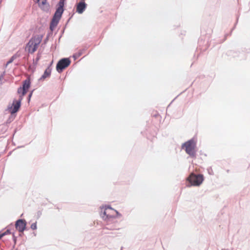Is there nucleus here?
Returning a JSON list of instances; mask_svg holds the SVG:
<instances>
[{
  "label": "nucleus",
  "mask_w": 250,
  "mask_h": 250,
  "mask_svg": "<svg viewBox=\"0 0 250 250\" xmlns=\"http://www.w3.org/2000/svg\"><path fill=\"white\" fill-rule=\"evenodd\" d=\"M5 72L3 71L2 72L0 75V80L2 81V80L3 79L4 76L5 75Z\"/></svg>",
  "instance_id": "473e14b6"
},
{
  "label": "nucleus",
  "mask_w": 250,
  "mask_h": 250,
  "mask_svg": "<svg viewBox=\"0 0 250 250\" xmlns=\"http://www.w3.org/2000/svg\"><path fill=\"white\" fill-rule=\"evenodd\" d=\"M208 48V46H207V47H206L205 49H203V51H206V50L207 49V48Z\"/></svg>",
  "instance_id": "a18cd8bd"
},
{
  "label": "nucleus",
  "mask_w": 250,
  "mask_h": 250,
  "mask_svg": "<svg viewBox=\"0 0 250 250\" xmlns=\"http://www.w3.org/2000/svg\"><path fill=\"white\" fill-rule=\"evenodd\" d=\"M13 144H14V145H15V144L13 142Z\"/></svg>",
  "instance_id": "bf43d9fd"
},
{
  "label": "nucleus",
  "mask_w": 250,
  "mask_h": 250,
  "mask_svg": "<svg viewBox=\"0 0 250 250\" xmlns=\"http://www.w3.org/2000/svg\"><path fill=\"white\" fill-rule=\"evenodd\" d=\"M49 39V38L46 36V37L45 38V39H44V40L43 41L44 42V44H46L47 43V42H48Z\"/></svg>",
  "instance_id": "f704fd0d"
},
{
  "label": "nucleus",
  "mask_w": 250,
  "mask_h": 250,
  "mask_svg": "<svg viewBox=\"0 0 250 250\" xmlns=\"http://www.w3.org/2000/svg\"><path fill=\"white\" fill-rule=\"evenodd\" d=\"M200 154H202V151H200Z\"/></svg>",
  "instance_id": "864d4df0"
},
{
  "label": "nucleus",
  "mask_w": 250,
  "mask_h": 250,
  "mask_svg": "<svg viewBox=\"0 0 250 250\" xmlns=\"http://www.w3.org/2000/svg\"><path fill=\"white\" fill-rule=\"evenodd\" d=\"M114 211L116 212V215H114L115 219L117 218H119L122 216V214L120 213L118 210L116 209H114Z\"/></svg>",
  "instance_id": "cd10ccee"
},
{
  "label": "nucleus",
  "mask_w": 250,
  "mask_h": 250,
  "mask_svg": "<svg viewBox=\"0 0 250 250\" xmlns=\"http://www.w3.org/2000/svg\"><path fill=\"white\" fill-rule=\"evenodd\" d=\"M201 33L203 34V35H204V32L202 30H201ZM203 35H202L198 39V43L199 46L202 45L203 42H204L205 41L207 38H208V40L209 37V35H208V37L203 38L202 36Z\"/></svg>",
  "instance_id": "a211bd4d"
},
{
  "label": "nucleus",
  "mask_w": 250,
  "mask_h": 250,
  "mask_svg": "<svg viewBox=\"0 0 250 250\" xmlns=\"http://www.w3.org/2000/svg\"><path fill=\"white\" fill-rule=\"evenodd\" d=\"M21 54L19 51H17L15 54L12 55L8 61L5 64V67H7L8 64L12 63L16 58L21 57Z\"/></svg>",
  "instance_id": "dca6fc26"
},
{
  "label": "nucleus",
  "mask_w": 250,
  "mask_h": 250,
  "mask_svg": "<svg viewBox=\"0 0 250 250\" xmlns=\"http://www.w3.org/2000/svg\"><path fill=\"white\" fill-rule=\"evenodd\" d=\"M20 110L12 107L11 105H8L6 109L5 110V112L8 111L9 113H10V115L9 116L5 124L6 125H8L10 124L12 121H13L16 117L17 113Z\"/></svg>",
  "instance_id": "6e6552de"
},
{
  "label": "nucleus",
  "mask_w": 250,
  "mask_h": 250,
  "mask_svg": "<svg viewBox=\"0 0 250 250\" xmlns=\"http://www.w3.org/2000/svg\"><path fill=\"white\" fill-rule=\"evenodd\" d=\"M23 235H24V232H19V237H22Z\"/></svg>",
  "instance_id": "4c0bfd02"
},
{
  "label": "nucleus",
  "mask_w": 250,
  "mask_h": 250,
  "mask_svg": "<svg viewBox=\"0 0 250 250\" xmlns=\"http://www.w3.org/2000/svg\"><path fill=\"white\" fill-rule=\"evenodd\" d=\"M35 89H32V90H31V91L29 92V94H28V96H27V102L28 103H30V101H31V97H32V95H33V93L34 91H35Z\"/></svg>",
  "instance_id": "4be33fe9"
},
{
  "label": "nucleus",
  "mask_w": 250,
  "mask_h": 250,
  "mask_svg": "<svg viewBox=\"0 0 250 250\" xmlns=\"http://www.w3.org/2000/svg\"><path fill=\"white\" fill-rule=\"evenodd\" d=\"M45 45H46V44H44V42H43L41 44V47L44 48Z\"/></svg>",
  "instance_id": "79ce46f5"
},
{
  "label": "nucleus",
  "mask_w": 250,
  "mask_h": 250,
  "mask_svg": "<svg viewBox=\"0 0 250 250\" xmlns=\"http://www.w3.org/2000/svg\"><path fill=\"white\" fill-rule=\"evenodd\" d=\"M66 5V0H60L55 6V11L53 14L62 18Z\"/></svg>",
  "instance_id": "0eeeda50"
},
{
  "label": "nucleus",
  "mask_w": 250,
  "mask_h": 250,
  "mask_svg": "<svg viewBox=\"0 0 250 250\" xmlns=\"http://www.w3.org/2000/svg\"><path fill=\"white\" fill-rule=\"evenodd\" d=\"M200 154H202V151H200Z\"/></svg>",
  "instance_id": "5fc2aeb1"
},
{
  "label": "nucleus",
  "mask_w": 250,
  "mask_h": 250,
  "mask_svg": "<svg viewBox=\"0 0 250 250\" xmlns=\"http://www.w3.org/2000/svg\"><path fill=\"white\" fill-rule=\"evenodd\" d=\"M5 137H4V136H1V137H0V139L1 138H5Z\"/></svg>",
  "instance_id": "09e8293b"
},
{
  "label": "nucleus",
  "mask_w": 250,
  "mask_h": 250,
  "mask_svg": "<svg viewBox=\"0 0 250 250\" xmlns=\"http://www.w3.org/2000/svg\"><path fill=\"white\" fill-rule=\"evenodd\" d=\"M23 59L25 60H27L28 59V57L27 56H24Z\"/></svg>",
  "instance_id": "37998d69"
},
{
  "label": "nucleus",
  "mask_w": 250,
  "mask_h": 250,
  "mask_svg": "<svg viewBox=\"0 0 250 250\" xmlns=\"http://www.w3.org/2000/svg\"><path fill=\"white\" fill-rule=\"evenodd\" d=\"M85 0H81L80 1H85Z\"/></svg>",
  "instance_id": "8fccbe9b"
},
{
  "label": "nucleus",
  "mask_w": 250,
  "mask_h": 250,
  "mask_svg": "<svg viewBox=\"0 0 250 250\" xmlns=\"http://www.w3.org/2000/svg\"><path fill=\"white\" fill-rule=\"evenodd\" d=\"M2 83L1 81L0 80V84Z\"/></svg>",
  "instance_id": "3c124183"
},
{
  "label": "nucleus",
  "mask_w": 250,
  "mask_h": 250,
  "mask_svg": "<svg viewBox=\"0 0 250 250\" xmlns=\"http://www.w3.org/2000/svg\"><path fill=\"white\" fill-rule=\"evenodd\" d=\"M38 4L39 8L43 12L48 13L49 12L50 6L48 1L42 0L41 2L36 3Z\"/></svg>",
  "instance_id": "f8f14e48"
},
{
  "label": "nucleus",
  "mask_w": 250,
  "mask_h": 250,
  "mask_svg": "<svg viewBox=\"0 0 250 250\" xmlns=\"http://www.w3.org/2000/svg\"><path fill=\"white\" fill-rule=\"evenodd\" d=\"M71 63V60L70 58L64 57L60 59L56 63V71L59 74H61L70 65Z\"/></svg>",
  "instance_id": "20e7f679"
},
{
  "label": "nucleus",
  "mask_w": 250,
  "mask_h": 250,
  "mask_svg": "<svg viewBox=\"0 0 250 250\" xmlns=\"http://www.w3.org/2000/svg\"><path fill=\"white\" fill-rule=\"evenodd\" d=\"M12 235L13 241L14 242V245H13V247L14 248L16 244V243H17L18 237L15 236V233L14 231L12 232Z\"/></svg>",
  "instance_id": "5701e85b"
},
{
  "label": "nucleus",
  "mask_w": 250,
  "mask_h": 250,
  "mask_svg": "<svg viewBox=\"0 0 250 250\" xmlns=\"http://www.w3.org/2000/svg\"><path fill=\"white\" fill-rule=\"evenodd\" d=\"M1 229L0 231V239L2 238L3 236H4V235H3V233H2V231L4 229Z\"/></svg>",
  "instance_id": "c9c22d12"
},
{
  "label": "nucleus",
  "mask_w": 250,
  "mask_h": 250,
  "mask_svg": "<svg viewBox=\"0 0 250 250\" xmlns=\"http://www.w3.org/2000/svg\"><path fill=\"white\" fill-rule=\"evenodd\" d=\"M30 228L32 230H36L37 229V222L36 221L35 222L32 223L30 226Z\"/></svg>",
  "instance_id": "bb28decb"
},
{
  "label": "nucleus",
  "mask_w": 250,
  "mask_h": 250,
  "mask_svg": "<svg viewBox=\"0 0 250 250\" xmlns=\"http://www.w3.org/2000/svg\"><path fill=\"white\" fill-rule=\"evenodd\" d=\"M197 138L194 136L190 139L183 143L181 148L184 149L191 158L196 157Z\"/></svg>",
  "instance_id": "f257e3e1"
},
{
  "label": "nucleus",
  "mask_w": 250,
  "mask_h": 250,
  "mask_svg": "<svg viewBox=\"0 0 250 250\" xmlns=\"http://www.w3.org/2000/svg\"><path fill=\"white\" fill-rule=\"evenodd\" d=\"M23 147V146H18L17 147V148H21V147Z\"/></svg>",
  "instance_id": "49530a36"
},
{
  "label": "nucleus",
  "mask_w": 250,
  "mask_h": 250,
  "mask_svg": "<svg viewBox=\"0 0 250 250\" xmlns=\"http://www.w3.org/2000/svg\"><path fill=\"white\" fill-rule=\"evenodd\" d=\"M62 18L53 14L49 23V31L47 32L46 37L50 38L53 35V31L57 27Z\"/></svg>",
  "instance_id": "39448f33"
},
{
  "label": "nucleus",
  "mask_w": 250,
  "mask_h": 250,
  "mask_svg": "<svg viewBox=\"0 0 250 250\" xmlns=\"http://www.w3.org/2000/svg\"><path fill=\"white\" fill-rule=\"evenodd\" d=\"M101 217L103 218V220H104L105 219V217L107 216L108 214H107L106 210H105V209H104V210H103V209H101Z\"/></svg>",
  "instance_id": "393cba45"
},
{
  "label": "nucleus",
  "mask_w": 250,
  "mask_h": 250,
  "mask_svg": "<svg viewBox=\"0 0 250 250\" xmlns=\"http://www.w3.org/2000/svg\"><path fill=\"white\" fill-rule=\"evenodd\" d=\"M34 234L35 236L36 235V234L35 232H34Z\"/></svg>",
  "instance_id": "6e6d98bb"
},
{
  "label": "nucleus",
  "mask_w": 250,
  "mask_h": 250,
  "mask_svg": "<svg viewBox=\"0 0 250 250\" xmlns=\"http://www.w3.org/2000/svg\"><path fill=\"white\" fill-rule=\"evenodd\" d=\"M88 47L87 46H84L83 47L79 50L77 52L74 53L72 55V58L75 61L77 59H78L81 56H82L83 53L87 49Z\"/></svg>",
  "instance_id": "4468645a"
},
{
  "label": "nucleus",
  "mask_w": 250,
  "mask_h": 250,
  "mask_svg": "<svg viewBox=\"0 0 250 250\" xmlns=\"http://www.w3.org/2000/svg\"><path fill=\"white\" fill-rule=\"evenodd\" d=\"M31 86V81L30 78H27L22 81V84L18 88V89L21 91H26L28 92L29 89Z\"/></svg>",
  "instance_id": "9d476101"
},
{
  "label": "nucleus",
  "mask_w": 250,
  "mask_h": 250,
  "mask_svg": "<svg viewBox=\"0 0 250 250\" xmlns=\"http://www.w3.org/2000/svg\"><path fill=\"white\" fill-rule=\"evenodd\" d=\"M180 94H178V95L175 97V98H176L178 96H180Z\"/></svg>",
  "instance_id": "13d9d810"
},
{
  "label": "nucleus",
  "mask_w": 250,
  "mask_h": 250,
  "mask_svg": "<svg viewBox=\"0 0 250 250\" xmlns=\"http://www.w3.org/2000/svg\"><path fill=\"white\" fill-rule=\"evenodd\" d=\"M6 230L5 231H4V232L2 231V233L3 234V235L5 236L8 234H12V232H11V228H6Z\"/></svg>",
  "instance_id": "a878e982"
},
{
  "label": "nucleus",
  "mask_w": 250,
  "mask_h": 250,
  "mask_svg": "<svg viewBox=\"0 0 250 250\" xmlns=\"http://www.w3.org/2000/svg\"><path fill=\"white\" fill-rule=\"evenodd\" d=\"M21 128V125H20L19 126H17V127H16L14 129V131H13V133L12 135L11 136V137H10V139H11L12 142H13V139L14 138V135H15L16 132L20 130Z\"/></svg>",
  "instance_id": "412c9836"
},
{
  "label": "nucleus",
  "mask_w": 250,
  "mask_h": 250,
  "mask_svg": "<svg viewBox=\"0 0 250 250\" xmlns=\"http://www.w3.org/2000/svg\"><path fill=\"white\" fill-rule=\"evenodd\" d=\"M231 31H232V30ZM231 32H230V33L226 34L224 35V38L222 40L218 41L219 43H222L223 42H224L227 40L228 36H230L231 35Z\"/></svg>",
  "instance_id": "b1692460"
},
{
  "label": "nucleus",
  "mask_w": 250,
  "mask_h": 250,
  "mask_svg": "<svg viewBox=\"0 0 250 250\" xmlns=\"http://www.w3.org/2000/svg\"><path fill=\"white\" fill-rule=\"evenodd\" d=\"M237 1H238V4L239 5V0H237Z\"/></svg>",
  "instance_id": "603ef678"
},
{
  "label": "nucleus",
  "mask_w": 250,
  "mask_h": 250,
  "mask_svg": "<svg viewBox=\"0 0 250 250\" xmlns=\"http://www.w3.org/2000/svg\"><path fill=\"white\" fill-rule=\"evenodd\" d=\"M205 180L203 174H196L190 172L186 178V182L188 187H199Z\"/></svg>",
  "instance_id": "7ed1b4c3"
},
{
  "label": "nucleus",
  "mask_w": 250,
  "mask_h": 250,
  "mask_svg": "<svg viewBox=\"0 0 250 250\" xmlns=\"http://www.w3.org/2000/svg\"><path fill=\"white\" fill-rule=\"evenodd\" d=\"M42 212L41 210L38 211V212H37V215H36V219H39V218L42 215Z\"/></svg>",
  "instance_id": "2f4dec72"
},
{
  "label": "nucleus",
  "mask_w": 250,
  "mask_h": 250,
  "mask_svg": "<svg viewBox=\"0 0 250 250\" xmlns=\"http://www.w3.org/2000/svg\"><path fill=\"white\" fill-rule=\"evenodd\" d=\"M71 19H70V18H68V19L67 20L66 23H65V25H66V26H67V24L69 23V22L70 21V20Z\"/></svg>",
  "instance_id": "ea45409f"
},
{
  "label": "nucleus",
  "mask_w": 250,
  "mask_h": 250,
  "mask_svg": "<svg viewBox=\"0 0 250 250\" xmlns=\"http://www.w3.org/2000/svg\"><path fill=\"white\" fill-rule=\"evenodd\" d=\"M74 14H75V13H74V12H72V13H69V18H70V19H72V18H73V16L74 15Z\"/></svg>",
  "instance_id": "e433bc0d"
},
{
  "label": "nucleus",
  "mask_w": 250,
  "mask_h": 250,
  "mask_svg": "<svg viewBox=\"0 0 250 250\" xmlns=\"http://www.w3.org/2000/svg\"><path fill=\"white\" fill-rule=\"evenodd\" d=\"M12 151H10L9 153H8V155H10L11 154Z\"/></svg>",
  "instance_id": "de8ad7c7"
},
{
  "label": "nucleus",
  "mask_w": 250,
  "mask_h": 250,
  "mask_svg": "<svg viewBox=\"0 0 250 250\" xmlns=\"http://www.w3.org/2000/svg\"><path fill=\"white\" fill-rule=\"evenodd\" d=\"M14 228V224L13 223H10L9 225H8L6 228H11V229Z\"/></svg>",
  "instance_id": "72a5a7b5"
},
{
  "label": "nucleus",
  "mask_w": 250,
  "mask_h": 250,
  "mask_svg": "<svg viewBox=\"0 0 250 250\" xmlns=\"http://www.w3.org/2000/svg\"><path fill=\"white\" fill-rule=\"evenodd\" d=\"M123 248V247H122L121 248V250H122Z\"/></svg>",
  "instance_id": "4d7b16f0"
},
{
  "label": "nucleus",
  "mask_w": 250,
  "mask_h": 250,
  "mask_svg": "<svg viewBox=\"0 0 250 250\" xmlns=\"http://www.w3.org/2000/svg\"><path fill=\"white\" fill-rule=\"evenodd\" d=\"M101 209H105V210H107V209H109L111 210H114V208L111 206L110 205H103L102 206L100 207Z\"/></svg>",
  "instance_id": "aec40b11"
},
{
  "label": "nucleus",
  "mask_w": 250,
  "mask_h": 250,
  "mask_svg": "<svg viewBox=\"0 0 250 250\" xmlns=\"http://www.w3.org/2000/svg\"><path fill=\"white\" fill-rule=\"evenodd\" d=\"M54 63V61L52 60L48 64L46 68L49 69L51 70H52V66Z\"/></svg>",
  "instance_id": "c85d7f7f"
},
{
  "label": "nucleus",
  "mask_w": 250,
  "mask_h": 250,
  "mask_svg": "<svg viewBox=\"0 0 250 250\" xmlns=\"http://www.w3.org/2000/svg\"><path fill=\"white\" fill-rule=\"evenodd\" d=\"M176 98H175L172 101H171V102L168 105V106H170V104L173 102V101Z\"/></svg>",
  "instance_id": "c03bdc74"
},
{
  "label": "nucleus",
  "mask_w": 250,
  "mask_h": 250,
  "mask_svg": "<svg viewBox=\"0 0 250 250\" xmlns=\"http://www.w3.org/2000/svg\"><path fill=\"white\" fill-rule=\"evenodd\" d=\"M207 171H208V174H209L210 175H212L214 174L213 171V170H212L211 167H208L207 168Z\"/></svg>",
  "instance_id": "c756f323"
},
{
  "label": "nucleus",
  "mask_w": 250,
  "mask_h": 250,
  "mask_svg": "<svg viewBox=\"0 0 250 250\" xmlns=\"http://www.w3.org/2000/svg\"><path fill=\"white\" fill-rule=\"evenodd\" d=\"M75 6L76 12L79 14H82L86 10L87 4L85 1H80Z\"/></svg>",
  "instance_id": "9b49d317"
},
{
  "label": "nucleus",
  "mask_w": 250,
  "mask_h": 250,
  "mask_svg": "<svg viewBox=\"0 0 250 250\" xmlns=\"http://www.w3.org/2000/svg\"><path fill=\"white\" fill-rule=\"evenodd\" d=\"M51 70L46 68L43 73V74L38 79V81H43L45 79L50 78L51 75Z\"/></svg>",
  "instance_id": "ddd939ff"
},
{
  "label": "nucleus",
  "mask_w": 250,
  "mask_h": 250,
  "mask_svg": "<svg viewBox=\"0 0 250 250\" xmlns=\"http://www.w3.org/2000/svg\"><path fill=\"white\" fill-rule=\"evenodd\" d=\"M103 229H104H104L111 230V229H111V228H109L107 227H104V228H103Z\"/></svg>",
  "instance_id": "a19ab883"
},
{
  "label": "nucleus",
  "mask_w": 250,
  "mask_h": 250,
  "mask_svg": "<svg viewBox=\"0 0 250 250\" xmlns=\"http://www.w3.org/2000/svg\"><path fill=\"white\" fill-rule=\"evenodd\" d=\"M66 25H64V27L62 28V30H61V34H60V36L59 37V41H60V39L62 37V35L63 34L64 32V31H65V29L66 28Z\"/></svg>",
  "instance_id": "7c9ffc66"
},
{
  "label": "nucleus",
  "mask_w": 250,
  "mask_h": 250,
  "mask_svg": "<svg viewBox=\"0 0 250 250\" xmlns=\"http://www.w3.org/2000/svg\"><path fill=\"white\" fill-rule=\"evenodd\" d=\"M114 219H115L114 215L107 214V216L105 217L104 220L106 222H110L112 221Z\"/></svg>",
  "instance_id": "6ab92c4d"
},
{
  "label": "nucleus",
  "mask_w": 250,
  "mask_h": 250,
  "mask_svg": "<svg viewBox=\"0 0 250 250\" xmlns=\"http://www.w3.org/2000/svg\"><path fill=\"white\" fill-rule=\"evenodd\" d=\"M42 51L39 50L36 55V57L35 59H33V72H34V71L36 69V66L38 63V62L41 59L42 57Z\"/></svg>",
  "instance_id": "2eb2a0df"
},
{
  "label": "nucleus",
  "mask_w": 250,
  "mask_h": 250,
  "mask_svg": "<svg viewBox=\"0 0 250 250\" xmlns=\"http://www.w3.org/2000/svg\"><path fill=\"white\" fill-rule=\"evenodd\" d=\"M26 91H21L19 90H17V93L19 94V99L17 100L16 99H14L12 104H9L8 105H11L13 108L18 109L19 110H20L21 106V102L23 100V97L26 95Z\"/></svg>",
  "instance_id": "423d86ee"
},
{
  "label": "nucleus",
  "mask_w": 250,
  "mask_h": 250,
  "mask_svg": "<svg viewBox=\"0 0 250 250\" xmlns=\"http://www.w3.org/2000/svg\"><path fill=\"white\" fill-rule=\"evenodd\" d=\"M43 38V34L33 35L25 45V49L29 54L36 52Z\"/></svg>",
  "instance_id": "f03ea898"
},
{
  "label": "nucleus",
  "mask_w": 250,
  "mask_h": 250,
  "mask_svg": "<svg viewBox=\"0 0 250 250\" xmlns=\"http://www.w3.org/2000/svg\"><path fill=\"white\" fill-rule=\"evenodd\" d=\"M15 223V229L19 232L28 230L27 228V222L24 219H18Z\"/></svg>",
  "instance_id": "1a4fd4ad"
},
{
  "label": "nucleus",
  "mask_w": 250,
  "mask_h": 250,
  "mask_svg": "<svg viewBox=\"0 0 250 250\" xmlns=\"http://www.w3.org/2000/svg\"><path fill=\"white\" fill-rule=\"evenodd\" d=\"M241 53L239 51H235L232 50H228L226 52V55L233 58L239 57Z\"/></svg>",
  "instance_id": "f3484780"
},
{
  "label": "nucleus",
  "mask_w": 250,
  "mask_h": 250,
  "mask_svg": "<svg viewBox=\"0 0 250 250\" xmlns=\"http://www.w3.org/2000/svg\"><path fill=\"white\" fill-rule=\"evenodd\" d=\"M239 16H240V14H237V17H236V22L235 23V24H237V22L238 21Z\"/></svg>",
  "instance_id": "58836bf2"
}]
</instances>
